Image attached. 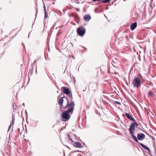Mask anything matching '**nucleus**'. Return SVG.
Returning <instances> with one entry per match:
<instances>
[{"label": "nucleus", "instance_id": "f03ea898", "mask_svg": "<svg viewBox=\"0 0 156 156\" xmlns=\"http://www.w3.org/2000/svg\"><path fill=\"white\" fill-rule=\"evenodd\" d=\"M67 101V104L64 107L65 109H67V111L71 112H73L74 109V106L75 104L74 102L73 101H71L69 103V99L67 97H65Z\"/></svg>", "mask_w": 156, "mask_h": 156}, {"label": "nucleus", "instance_id": "2eb2a0df", "mask_svg": "<svg viewBox=\"0 0 156 156\" xmlns=\"http://www.w3.org/2000/svg\"><path fill=\"white\" fill-rule=\"evenodd\" d=\"M68 95V97L69 98V99L71 101H72V100L73 99V97H72V93L71 92H70V93Z\"/></svg>", "mask_w": 156, "mask_h": 156}, {"label": "nucleus", "instance_id": "0eeeda50", "mask_svg": "<svg viewBox=\"0 0 156 156\" xmlns=\"http://www.w3.org/2000/svg\"><path fill=\"white\" fill-rule=\"evenodd\" d=\"M84 19L86 22H88L91 19V17L90 15H87L84 16Z\"/></svg>", "mask_w": 156, "mask_h": 156}, {"label": "nucleus", "instance_id": "ddd939ff", "mask_svg": "<svg viewBox=\"0 0 156 156\" xmlns=\"http://www.w3.org/2000/svg\"><path fill=\"white\" fill-rule=\"evenodd\" d=\"M12 123L10 124L9 126V130L10 129V128L11 126L12 125V126L13 125V124L14 123V121H15V117L14 116V115L13 114L12 115Z\"/></svg>", "mask_w": 156, "mask_h": 156}, {"label": "nucleus", "instance_id": "1a4fd4ad", "mask_svg": "<svg viewBox=\"0 0 156 156\" xmlns=\"http://www.w3.org/2000/svg\"><path fill=\"white\" fill-rule=\"evenodd\" d=\"M139 144L143 148L146 150H147L149 152H151V151L150 149L147 146H146L143 144H142V143H139Z\"/></svg>", "mask_w": 156, "mask_h": 156}, {"label": "nucleus", "instance_id": "6e6552de", "mask_svg": "<svg viewBox=\"0 0 156 156\" xmlns=\"http://www.w3.org/2000/svg\"><path fill=\"white\" fill-rule=\"evenodd\" d=\"M125 115L127 117V118L130 119V120L134 122H136L135 119L133 118L131 115H130L129 114L127 113H125Z\"/></svg>", "mask_w": 156, "mask_h": 156}, {"label": "nucleus", "instance_id": "dca6fc26", "mask_svg": "<svg viewBox=\"0 0 156 156\" xmlns=\"http://www.w3.org/2000/svg\"><path fill=\"white\" fill-rule=\"evenodd\" d=\"M44 13H45V16H44V17L46 18H48V15L47 14V12L46 11V9H44Z\"/></svg>", "mask_w": 156, "mask_h": 156}, {"label": "nucleus", "instance_id": "f8f14e48", "mask_svg": "<svg viewBox=\"0 0 156 156\" xmlns=\"http://www.w3.org/2000/svg\"><path fill=\"white\" fill-rule=\"evenodd\" d=\"M74 146L76 147L80 148L81 147V144L79 142H75L74 144Z\"/></svg>", "mask_w": 156, "mask_h": 156}, {"label": "nucleus", "instance_id": "a211bd4d", "mask_svg": "<svg viewBox=\"0 0 156 156\" xmlns=\"http://www.w3.org/2000/svg\"><path fill=\"white\" fill-rule=\"evenodd\" d=\"M115 103H116V104L119 105H121V103L120 102L117 101H115Z\"/></svg>", "mask_w": 156, "mask_h": 156}, {"label": "nucleus", "instance_id": "6ab92c4d", "mask_svg": "<svg viewBox=\"0 0 156 156\" xmlns=\"http://www.w3.org/2000/svg\"><path fill=\"white\" fill-rule=\"evenodd\" d=\"M102 0H92V1H93V2H95V1H102Z\"/></svg>", "mask_w": 156, "mask_h": 156}, {"label": "nucleus", "instance_id": "7ed1b4c3", "mask_svg": "<svg viewBox=\"0 0 156 156\" xmlns=\"http://www.w3.org/2000/svg\"><path fill=\"white\" fill-rule=\"evenodd\" d=\"M71 112L70 111L66 110L64 111L61 115L62 120L63 121H68L70 119V115L69 113Z\"/></svg>", "mask_w": 156, "mask_h": 156}, {"label": "nucleus", "instance_id": "39448f33", "mask_svg": "<svg viewBox=\"0 0 156 156\" xmlns=\"http://www.w3.org/2000/svg\"><path fill=\"white\" fill-rule=\"evenodd\" d=\"M77 32L80 36H83L85 33L86 29L83 27L80 26L77 28Z\"/></svg>", "mask_w": 156, "mask_h": 156}, {"label": "nucleus", "instance_id": "f3484780", "mask_svg": "<svg viewBox=\"0 0 156 156\" xmlns=\"http://www.w3.org/2000/svg\"><path fill=\"white\" fill-rule=\"evenodd\" d=\"M110 0H103L102 2L104 3H107L109 2Z\"/></svg>", "mask_w": 156, "mask_h": 156}, {"label": "nucleus", "instance_id": "5701e85b", "mask_svg": "<svg viewBox=\"0 0 156 156\" xmlns=\"http://www.w3.org/2000/svg\"><path fill=\"white\" fill-rule=\"evenodd\" d=\"M29 37V34L28 36V37Z\"/></svg>", "mask_w": 156, "mask_h": 156}, {"label": "nucleus", "instance_id": "9d476101", "mask_svg": "<svg viewBox=\"0 0 156 156\" xmlns=\"http://www.w3.org/2000/svg\"><path fill=\"white\" fill-rule=\"evenodd\" d=\"M137 26L136 23H133L130 26V28L131 30H133L136 28Z\"/></svg>", "mask_w": 156, "mask_h": 156}, {"label": "nucleus", "instance_id": "aec40b11", "mask_svg": "<svg viewBox=\"0 0 156 156\" xmlns=\"http://www.w3.org/2000/svg\"><path fill=\"white\" fill-rule=\"evenodd\" d=\"M69 140H70L71 141H73L72 140L71 138H69Z\"/></svg>", "mask_w": 156, "mask_h": 156}, {"label": "nucleus", "instance_id": "4468645a", "mask_svg": "<svg viewBox=\"0 0 156 156\" xmlns=\"http://www.w3.org/2000/svg\"><path fill=\"white\" fill-rule=\"evenodd\" d=\"M154 94L151 91H150L148 93V95L150 97H152L154 96Z\"/></svg>", "mask_w": 156, "mask_h": 156}, {"label": "nucleus", "instance_id": "20e7f679", "mask_svg": "<svg viewBox=\"0 0 156 156\" xmlns=\"http://www.w3.org/2000/svg\"><path fill=\"white\" fill-rule=\"evenodd\" d=\"M132 84L134 87H139L141 84L140 80L137 77H134L132 82Z\"/></svg>", "mask_w": 156, "mask_h": 156}, {"label": "nucleus", "instance_id": "9b49d317", "mask_svg": "<svg viewBox=\"0 0 156 156\" xmlns=\"http://www.w3.org/2000/svg\"><path fill=\"white\" fill-rule=\"evenodd\" d=\"M65 97H62V98H61L59 99V101L58 102V104L59 105H62V106H63V98H65Z\"/></svg>", "mask_w": 156, "mask_h": 156}, {"label": "nucleus", "instance_id": "412c9836", "mask_svg": "<svg viewBox=\"0 0 156 156\" xmlns=\"http://www.w3.org/2000/svg\"><path fill=\"white\" fill-rule=\"evenodd\" d=\"M44 10L45 9H46L45 6V5H44Z\"/></svg>", "mask_w": 156, "mask_h": 156}, {"label": "nucleus", "instance_id": "4be33fe9", "mask_svg": "<svg viewBox=\"0 0 156 156\" xmlns=\"http://www.w3.org/2000/svg\"><path fill=\"white\" fill-rule=\"evenodd\" d=\"M36 61L35 60V61H34V62H36Z\"/></svg>", "mask_w": 156, "mask_h": 156}, {"label": "nucleus", "instance_id": "f257e3e1", "mask_svg": "<svg viewBox=\"0 0 156 156\" xmlns=\"http://www.w3.org/2000/svg\"><path fill=\"white\" fill-rule=\"evenodd\" d=\"M138 126V124L136 122H132L129 128V131L132 138L135 141L139 144L140 143L139 142L138 140H143L145 137V136L143 133H138L137 135V138L134 135V132L135 129V126L137 127Z\"/></svg>", "mask_w": 156, "mask_h": 156}, {"label": "nucleus", "instance_id": "393cba45", "mask_svg": "<svg viewBox=\"0 0 156 156\" xmlns=\"http://www.w3.org/2000/svg\"><path fill=\"white\" fill-rule=\"evenodd\" d=\"M79 23V22H77V23Z\"/></svg>", "mask_w": 156, "mask_h": 156}, {"label": "nucleus", "instance_id": "423d86ee", "mask_svg": "<svg viewBox=\"0 0 156 156\" xmlns=\"http://www.w3.org/2000/svg\"><path fill=\"white\" fill-rule=\"evenodd\" d=\"M63 92L64 94L67 95H68V94H69L70 92H70V90L68 88L64 87V89L63 90Z\"/></svg>", "mask_w": 156, "mask_h": 156}, {"label": "nucleus", "instance_id": "b1692460", "mask_svg": "<svg viewBox=\"0 0 156 156\" xmlns=\"http://www.w3.org/2000/svg\"><path fill=\"white\" fill-rule=\"evenodd\" d=\"M37 70H36V73H37Z\"/></svg>", "mask_w": 156, "mask_h": 156}]
</instances>
